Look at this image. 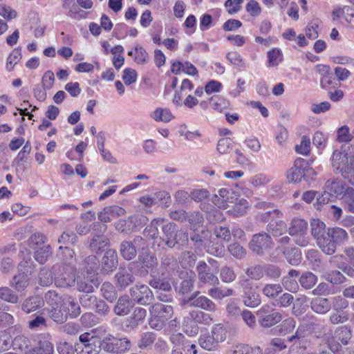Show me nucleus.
Returning a JSON list of instances; mask_svg holds the SVG:
<instances>
[{
  "label": "nucleus",
  "instance_id": "obj_1",
  "mask_svg": "<svg viewBox=\"0 0 354 354\" xmlns=\"http://www.w3.org/2000/svg\"><path fill=\"white\" fill-rule=\"evenodd\" d=\"M71 271L66 272L65 266H55L52 271L41 270L39 272L40 284L47 286L53 281V274H54L55 283L57 287L67 288L73 286L75 282V274L73 268Z\"/></svg>",
  "mask_w": 354,
  "mask_h": 354
},
{
  "label": "nucleus",
  "instance_id": "obj_2",
  "mask_svg": "<svg viewBox=\"0 0 354 354\" xmlns=\"http://www.w3.org/2000/svg\"><path fill=\"white\" fill-rule=\"evenodd\" d=\"M150 317L149 324L153 329L160 330L171 318L174 314L173 307L160 303H155L149 308Z\"/></svg>",
  "mask_w": 354,
  "mask_h": 354
},
{
  "label": "nucleus",
  "instance_id": "obj_3",
  "mask_svg": "<svg viewBox=\"0 0 354 354\" xmlns=\"http://www.w3.org/2000/svg\"><path fill=\"white\" fill-rule=\"evenodd\" d=\"M331 165L336 173L342 176L354 172V155L348 153L346 147L333 151Z\"/></svg>",
  "mask_w": 354,
  "mask_h": 354
},
{
  "label": "nucleus",
  "instance_id": "obj_4",
  "mask_svg": "<svg viewBox=\"0 0 354 354\" xmlns=\"http://www.w3.org/2000/svg\"><path fill=\"white\" fill-rule=\"evenodd\" d=\"M213 322L212 317L203 311L192 310L184 317L183 327L185 331L189 335L198 333V325H210Z\"/></svg>",
  "mask_w": 354,
  "mask_h": 354
},
{
  "label": "nucleus",
  "instance_id": "obj_5",
  "mask_svg": "<svg viewBox=\"0 0 354 354\" xmlns=\"http://www.w3.org/2000/svg\"><path fill=\"white\" fill-rule=\"evenodd\" d=\"M347 187L340 179L333 178L327 180L324 187L323 194L317 198V204L322 205L328 203L331 196L341 198Z\"/></svg>",
  "mask_w": 354,
  "mask_h": 354
},
{
  "label": "nucleus",
  "instance_id": "obj_6",
  "mask_svg": "<svg viewBox=\"0 0 354 354\" xmlns=\"http://www.w3.org/2000/svg\"><path fill=\"white\" fill-rule=\"evenodd\" d=\"M80 344H76L77 354H100L102 349L101 339L88 333H84L79 337Z\"/></svg>",
  "mask_w": 354,
  "mask_h": 354
},
{
  "label": "nucleus",
  "instance_id": "obj_7",
  "mask_svg": "<svg viewBox=\"0 0 354 354\" xmlns=\"http://www.w3.org/2000/svg\"><path fill=\"white\" fill-rule=\"evenodd\" d=\"M162 236L160 239L165 245L173 248L180 241H187V234L183 230H179L174 223H168L162 225Z\"/></svg>",
  "mask_w": 354,
  "mask_h": 354
},
{
  "label": "nucleus",
  "instance_id": "obj_8",
  "mask_svg": "<svg viewBox=\"0 0 354 354\" xmlns=\"http://www.w3.org/2000/svg\"><path fill=\"white\" fill-rule=\"evenodd\" d=\"M102 341V349L113 354L123 353L131 348V341L126 337L118 338L112 335L105 336Z\"/></svg>",
  "mask_w": 354,
  "mask_h": 354
},
{
  "label": "nucleus",
  "instance_id": "obj_9",
  "mask_svg": "<svg viewBox=\"0 0 354 354\" xmlns=\"http://www.w3.org/2000/svg\"><path fill=\"white\" fill-rule=\"evenodd\" d=\"M274 243L270 235L266 232L254 234L249 243L250 250L258 255H262L270 250Z\"/></svg>",
  "mask_w": 354,
  "mask_h": 354
},
{
  "label": "nucleus",
  "instance_id": "obj_10",
  "mask_svg": "<svg viewBox=\"0 0 354 354\" xmlns=\"http://www.w3.org/2000/svg\"><path fill=\"white\" fill-rule=\"evenodd\" d=\"M131 299L134 302L146 306L153 300V294L145 284L137 283L129 290Z\"/></svg>",
  "mask_w": 354,
  "mask_h": 354
},
{
  "label": "nucleus",
  "instance_id": "obj_11",
  "mask_svg": "<svg viewBox=\"0 0 354 354\" xmlns=\"http://www.w3.org/2000/svg\"><path fill=\"white\" fill-rule=\"evenodd\" d=\"M196 270L198 279L199 287L204 284L211 286H217L220 281L216 275L210 272V268L204 261H199L196 265Z\"/></svg>",
  "mask_w": 354,
  "mask_h": 354
},
{
  "label": "nucleus",
  "instance_id": "obj_12",
  "mask_svg": "<svg viewBox=\"0 0 354 354\" xmlns=\"http://www.w3.org/2000/svg\"><path fill=\"white\" fill-rule=\"evenodd\" d=\"M174 344L172 354H196V347L194 344L186 339L181 334H178L171 337Z\"/></svg>",
  "mask_w": 354,
  "mask_h": 354
},
{
  "label": "nucleus",
  "instance_id": "obj_13",
  "mask_svg": "<svg viewBox=\"0 0 354 354\" xmlns=\"http://www.w3.org/2000/svg\"><path fill=\"white\" fill-rule=\"evenodd\" d=\"M178 277L182 280L178 287V294L185 295L192 291L194 288L196 273L191 269L180 270L178 271Z\"/></svg>",
  "mask_w": 354,
  "mask_h": 354
},
{
  "label": "nucleus",
  "instance_id": "obj_14",
  "mask_svg": "<svg viewBox=\"0 0 354 354\" xmlns=\"http://www.w3.org/2000/svg\"><path fill=\"white\" fill-rule=\"evenodd\" d=\"M114 278L116 281L115 284L120 290L126 289L136 280L132 270L126 268H120L115 274Z\"/></svg>",
  "mask_w": 354,
  "mask_h": 354
},
{
  "label": "nucleus",
  "instance_id": "obj_15",
  "mask_svg": "<svg viewBox=\"0 0 354 354\" xmlns=\"http://www.w3.org/2000/svg\"><path fill=\"white\" fill-rule=\"evenodd\" d=\"M169 275H162V273L150 274L149 284L154 289H159L165 292H169L171 290V286L169 283Z\"/></svg>",
  "mask_w": 354,
  "mask_h": 354
},
{
  "label": "nucleus",
  "instance_id": "obj_16",
  "mask_svg": "<svg viewBox=\"0 0 354 354\" xmlns=\"http://www.w3.org/2000/svg\"><path fill=\"white\" fill-rule=\"evenodd\" d=\"M118 266V254L114 250H108L102 259V270L104 273H110Z\"/></svg>",
  "mask_w": 354,
  "mask_h": 354
},
{
  "label": "nucleus",
  "instance_id": "obj_17",
  "mask_svg": "<svg viewBox=\"0 0 354 354\" xmlns=\"http://www.w3.org/2000/svg\"><path fill=\"white\" fill-rule=\"evenodd\" d=\"M125 210L118 205L105 207L103 210L98 213V219L103 223L111 222L112 218L122 216Z\"/></svg>",
  "mask_w": 354,
  "mask_h": 354
},
{
  "label": "nucleus",
  "instance_id": "obj_18",
  "mask_svg": "<svg viewBox=\"0 0 354 354\" xmlns=\"http://www.w3.org/2000/svg\"><path fill=\"white\" fill-rule=\"evenodd\" d=\"M303 158H297L295 161L294 166L292 167L287 173V178L290 182H299L302 178H305L304 163Z\"/></svg>",
  "mask_w": 354,
  "mask_h": 354
},
{
  "label": "nucleus",
  "instance_id": "obj_19",
  "mask_svg": "<svg viewBox=\"0 0 354 354\" xmlns=\"http://www.w3.org/2000/svg\"><path fill=\"white\" fill-rule=\"evenodd\" d=\"M299 274V271L291 269L281 280L282 288L284 287L286 290L290 292H296L299 290V285L296 279Z\"/></svg>",
  "mask_w": 354,
  "mask_h": 354
},
{
  "label": "nucleus",
  "instance_id": "obj_20",
  "mask_svg": "<svg viewBox=\"0 0 354 354\" xmlns=\"http://www.w3.org/2000/svg\"><path fill=\"white\" fill-rule=\"evenodd\" d=\"M310 307L314 313L324 315L331 309V304L328 298L316 297L311 299Z\"/></svg>",
  "mask_w": 354,
  "mask_h": 354
},
{
  "label": "nucleus",
  "instance_id": "obj_21",
  "mask_svg": "<svg viewBox=\"0 0 354 354\" xmlns=\"http://www.w3.org/2000/svg\"><path fill=\"white\" fill-rule=\"evenodd\" d=\"M330 234V231L328 228L327 233L316 241L319 248L327 255L333 254L337 250V247L333 242V239Z\"/></svg>",
  "mask_w": 354,
  "mask_h": 354
},
{
  "label": "nucleus",
  "instance_id": "obj_22",
  "mask_svg": "<svg viewBox=\"0 0 354 354\" xmlns=\"http://www.w3.org/2000/svg\"><path fill=\"white\" fill-rule=\"evenodd\" d=\"M132 308L133 305L129 296L124 295L118 298L114 306L113 312L118 316H124L131 312Z\"/></svg>",
  "mask_w": 354,
  "mask_h": 354
},
{
  "label": "nucleus",
  "instance_id": "obj_23",
  "mask_svg": "<svg viewBox=\"0 0 354 354\" xmlns=\"http://www.w3.org/2000/svg\"><path fill=\"white\" fill-rule=\"evenodd\" d=\"M160 261V272L162 275L170 276L178 268L177 260L171 255H164Z\"/></svg>",
  "mask_w": 354,
  "mask_h": 354
},
{
  "label": "nucleus",
  "instance_id": "obj_24",
  "mask_svg": "<svg viewBox=\"0 0 354 354\" xmlns=\"http://www.w3.org/2000/svg\"><path fill=\"white\" fill-rule=\"evenodd\" d=\"M344 256L343 254H337L330 257V263H333L338 270L342 271L346 276L354 277V268L348 263L343 261Z\"/></svg>",
  "mask_w": 354,
  "mask_h": 354
},
{
  "label": "nucleus",
  "instance_id": "obj_25",
  "mask_svg": "<svg viewBox=\"0 0 354 354\" xmlns=\"http://www.w3.org/2000/svg\"><path fill=\"white\" fill-rule=\"evenodd\" d=\"M308 223L306 220L295 217L292 218L288 228V234L290 236L307 234Z\"/></svg>",
  "mask_w": 354,
  "mask_h": 354
},
{
  "label": "nucleus",
  "instance_id": "obj_26",
  "mask_svg": "<svg viewBox=\"0 0 354 354\" xmlns=\"http://www.w3.org/2000/svg\"><path fill=\"white\" fill-rule=\"evenodd\" d=\"M12 346L14 350H18L24 352L25 354H29L32 348L31 340L24 335H18L12 341Z\"/></svg>",
  "mask_w": 354,
  "mask_h": 354
},
{
  "label": "nucleus",
  "instance_id": "obj_27",
  "mask_svg": "<svg viewBox=\"0 0 354 354\" xmlns=\"http://www.w3.org/2000/svg\"><path fill=\"white\" fill-rule=\"evenodd\" d=\"M190 307L198 308L207 312H215L216 310V304L206 296L197 297L190 304Z\"/></svg>",
  "mask_w": 354,
  "mask_h": 354
},
{
  "label": "nucleus",
  "instance_id": "obj_28",
  "mask_svg": "<svg viewBox=\"0 0 354 354\" xmlns=\"http://www.w3.org/2000/svg\"><path fill=\"white\" fill-rule=\"evenodd\" d=\"M340 199L344 209L348 212L354 214V188L347 187Z\"/></svg>",
  "mask_w": 354,
  "mask_h": 354
},
{
  "label": "nucleus",
  "instance_id": "obj_29",
  "mask_svg": "<svg viewBox=\"0 0 354 354\" xmlns=\"http://www.w3.org/2000/svg\"><path fill=\"white\" fill-rule=\"evenodd\" d=\"M121 256L127 261L133 259L137 255L136 248L131 241H123L120 245Z\"/></svg>",
  "mask_w": 354,
  "mask_h": 354
},
{
  "label": "nucleus",
  "instance_id": "obj_30",
  "mask_svg": "<svg viewBox=\"0 0 354 354\" xmlns=\"http://www.w3.org/2000/svg\"><path fill=\"white\" fill-rule=\"evenodd\" d=\"M266 230L273 236H279L288 231V227L283 221L274 219L267 225Z\"/></svg>",
  "mask_w": 354,
  "mask_h": 354
},
{
  "label": "nucleus",
  "instance_id": "obj_31",
  "mask_svg": "<svg viewBox=\"0 0 354 354\" xmlns=\"http://www.w3.org/2000/svg\"><path fill=\"white\" fill-rule=\"evenodd\" d=\"M242 299L243 304L250 308H255L261 303V296L255 289L243 292Z\"/></svg>",
  "mask_w": 354,
  "mask_h": 354
},
{
  "label": "nucleus",
  "instance_id": "obj_32",
  "mask_svg": "<svg viewBox=\"0 0 354 354\" xmlns=\"http://www.w3.org/2000/svg\"><path fill=\"white\" fill-rule=\"evenodd\" d=\"M345 274L339 270H333L326 272L325 275L326 280L334 286H340L348 281Z\"/></svg>",
  "mask_w": 354,
  "mask_h": 354
},
{
  "label": "nucleus",
  "instance_id": "obj_33",
  "mask_svg": "<svg viewBox=\"0 0 354 354\" xmlns=\"http://www.w3.org/2000/svg\"><path fill=\"white\" fill-rule=\"evenodd\" d=\"M283 214L277 209H273L263 212H259L255 216V221L257 223H270L274 219L282 217Z\"/></svg>",
  "mask_w": 354,
  "mask_h": 354
},
{
  "label": "nucleus",
  "instance_id": "obj_34",
  "mask_svg": "<svg viewBox=\"0 0 354 354\" xmlns=\"http://www.w3.org/2000/svg\"><path fill=\"white\" fill-rule=\"evenodd\" d=\"M165 219L161 218L153 219L150 224L144 230V235L149 239H155L159 234L158 227L162 225Z\"/></svg>",
  "mask_w": 354,
  "mask_h": 354
},
{
  "label": "nucleus",
  "instance_id": "obj_35",
  "mask_svg": "<svg viewBox=\"0 0 354 354\" xmlns=\"http://www.w3.org/2000/svg\"><path fill=\"white\" fill-rule=\"evenodd\" d=\"M328 230L330 233V234L332 236V238L333 239V242L335 243L336 247L338 245L344 244L348 241V234L343 228L335 227H329Z\"/></svg>",
  "mask_w": 354,
  "mask_h": 354
},
{
  "label": "nucleus",
  "instance_id": "obj_36",
  "mask_svg": "<svg viewBox=\"0 0 354 354\" xmlns=\"http://www.w3.org/2000/svg\"><path fill=\"white\" fill-rule=\"evenodd\" d=\"M44 304V301L39 297H31L26 299L21 306V309L26 313L37 310Z\"/></svg>",
  "mask_w": 354,
  "mask_h": 354
},
{
  "label": "nucleus",
  "instance_id": "obj_37",
  "mask_svg": "<svg viewBox=\"0 0 354 354\" xmlns=\"http://www.w3.org/2000/svg\"><path fill=\"white\" fill-rule=\"evenodd\" d=\"M283 319L281 313L274 310L270 315L258 319L259 324L263 328H270L279 323Z\"/></svg>",
  "mask_w": 354,
  "mask_h": 354
},
{
  "label": "nucleus",
  "instance_id": "obj_38",
  "mask_svg": "<svg viewBox=\"0 0 354 354\" xmlns=\"http://www.w3.org/2000/svg\"><path fill=\"white\" fill-rule=\"evenodd\" d=\"M335 338L342 345H348L352 338L351 328L346 326L337 328L335 331Z\"/></svg>",
  "mask_w": 354,
  "mask_h": 354
},
{
  "label": "nucleus",
  "instance_id": "obj_39",
  "mask_svg": "<svg viewBox=\"0 0 354 354\" xmlns=\"http://www.w3.org/2000/svg\"><path fill=\"white\" fill-rule=\"evenodd\" d=\"M262 294L270 299H276L283 292L280 283H266L262 288Z\"/></svg>",
  "mask_w": 354,
  "mask_h": 354
},
{
  "label": "nucleus",
  "instance_id": "obj_40",
  "mask_svg": "<svg viewBox=\"0 0 354 354\" xmlns=\"http://www.w3.org/2000/svg\"><path fill=\"white\" fill-rule=\"evenodd\" d=\"M115 229L126 234H129L136 229L134 218L129 217L127 219L119 220L115 224Z\"/></svg>",
  "mask_w": 354,
  "mask_h": 354
},
{
  "label": "nucleus",
  "instance_id": "obj_41",
  "mask_svg": "<svg viewBox=\"0 0 354 354\" xmlns=\"http://www.w3.org/2000/svg\"><path fill=\"white\" fill-rule=\"evenodd\" d=\"M317 277L314 273L309 271L303 272L299 278V282L301 286L306 290L313 288L317 283Z\"/></svg>",
  "mask_w": 354,
  "mask_h": 354
},
{
  "label": "nucleus",
  "instance_id": "obj_42",
  "mask_svg": "<svg viewBox=\"0 0 354 354\" xmlns=\"http://www.w3.org/2000/svg\"><path fill=\"white\" fill-rule=\"evenodd\" d=\"M63 304L67 306L68 314L71 318H76L81 314L80 304L75 301L73 297L68 295L64 296Z\"/></svg>",
  "mask_w": 354,
  "mask_h": 354
},
{
  "label": "nucleus",
  "instance_id": "obj_43",
  "mask_svg": "<svg viewBox=\"0 0 354 354\" xmlns=\"http://www.w3.org/2000/svg\"><path fill=\"white\" fill-rule=\"evenodd\" d=\"M53 346L49 339H39L38 346L32 347L29 354H53Z\"/></svg>",
  "mask_w": 354,
  "mask_h": 354
},
{
  "label": "nucleus",
  "instance_id": "obj_44",
  "mask_svg": "<svg viewBox=\"0 0 354 354\" xmlns=\"http://www.w3.org/2000/svg\"><path fill=\"white\" fill-rule=\"evenodd\" d=\"M196 255L190 251H185L179 257V263L183 267L182 270L190 269L194 267L196 261Z\"/></svg>",
  "mask_w": 354,
  "mask_h": 354
},
{
  "label": "nucleus",
  "instance_id": "obj_45",
  "mask_svg": "<svg viewBox=\"0 0 354 354\" xmlns=\"http://www.w3.org/2000/svg\"><path fill=\"white\" fill-rule=\"evenodd\" d=\"M48 316L51 319L57 324H62L67 320V313H64L62 308L61 305L51 306V308L48 310Z\"/></svg>",
  "mask_w": 354,
  "mask_h": 354
},
{
  "label": "nucleus",
  "instance_id": "obj_46",
  "mask_svg": "<svg viewBox=\"0 0 354 354\" xmlns=\"http://www.w3.org/2000/svg\"><path fill=\"white\" fill-rule=\"evenodd\" d=\"M35 259L41 264L45 263L52 254L50 245H44L41 247L35 248Z\"/></svg>",
  "mask_w": 354,
  "mask_h": 354
},
{
  "label": "nucleus",
  "instance_id": "obj_47",
  "mask_svg": "<svg viewBox=\"0 0 354 354\" xmlns=\"http://www.w3.org/2000/svg\"><path fill=\"white\" fill-rule=\"evenodd\" d=\"M310 227L311 234L316 241L327 233L325 223L319 219H313Z\"/></svg>",
  "mask_w": 354,
  "mask_h": 354
},
{
  "label": "nucleus",
  "instance_id": "obj_48",
  "mask_svg": "<svg viewBox=\"0 0 354 354\" xmlns=\"http://www.w3.org/2000/svg\"><path fill=\"white\" fill-rule=\"evenodd\" d=\"M156 339V335L152 332H146L141 335L138 342V346L140 349H149Z\"/></svg>",
  "mask_w": 354,
  "mask_h": 354
},
{
  "label": "nucleus",
  "instance_id": "obj_49",
  "mask_svg": "<svg viewBox=\"0 0 354 354\" xmlns=\"http://www.w3.org/2000/svg\"><path fill=\"white\" fill-rule=\"evenodd\" d=\"M109 245L108 239L103 235H95L93 237L91 243L90 248L96 252L104 250L105 247Z\"/></svg>",
  "mask_w": 354,
  "mask_h": 354
},
{
  "label": "nucleus",
  "instance_id": "obj_50",
  "mask_svg": "<svg viewBox=\"0 0 354 354\" xmlns=\"http://www.w3.org/2000/svg\"><path fill=\"white\" fill-rule=\"evenodd\" d=\"M102 296L109 302H113L117 298L115 288L109 282H104L101 287Z\"/></svg>",
  "mask_w": 354,
  "mask_h": 354
},
{
  "label": "nucleus",
  "instance_id": "obj_51",
  "mask_svg": "<svg viewBox=\"0 0 354 354\" xmlns=\"http://www.w3.org/2000/svg\"><path fill=\"white\" fill-rule=\"evenodd\" d=\"M283 254L292 266H297L301 262V253L297 248L285 249Z\"/></svg>",
  "mask_w": 354,
  "mask_h": 354
},
{
  "label": "nucleus",
  "instance_id": "obj_52",
  "mask_svg": "<svg viewBox=\"0 0 354 354\" xmlns=\"http://www.w3.org/2000/svg\"><path fill=\"white\" fill-rule=\"evenodd\" d=\"M264 275L268 279L277 281L281 276V270L277 265L268 263L264 265Z\"/></svg>",
  "mask_w": 354,
  "mask_h": 354
},
{
  "label": "nucleus",
  "instance_id": "obj_53",
  "mask_svg": "<svg viewBox=\"0 0 354 354\" xmlns=\"http://www.w3.org/2000/svg\"><path fill=\"white\" fill-rule=\"evenodd\" d=\"M296 326V322L292 317H288L283 320L277 326L278 333L281 335H286L292 332Z\"/></svg>",
  "mask_w": 354,
  "mask_h": 354
},
{
  "label": "nucleus",
  "instance_id": "obj_54",
  "mask_svg": "<svg viewBox=\"0 0 354 354\" xmlns=\"http://www.w3.org/2000/svg\"><path fill=\"white\" fill-rule=\"evenodd\" d=\"M333 15L336 17H344L349 24L354 23L353 20V8L350 6H344L342 9H337L333 12Z\"/></svg>",
  "mask_w": 354,
  "mask_h": 354
},
{
  "label": "nucleus",
  "instance_id": "obj_55",
  "mask_svg": "<svg viewBox=\"0 0 354 354\" xmlns=\"http://www.w3.org/2000/svg\"><path fill=\"white\" fill-rule=\"evenodd\" d=\"M146 315L147 310L145 309L140 307L136 308L129 318L130 325L131 326H137L145 319Z\"/></svg>",
  "mask_w": 354,
  "mask_h": 354
},
{
  "label": "nucleus",
  "instance_id": "obj_56",
  "mask_svg": "<svg viewBox=\"0 0 354 354\" xmlns=\"http://www.w3.org/2000/svg\"><path fill=\"white\" fill-rule=\"evenodd\" d=\"M44 300L50 306L61 305L64 303V297L57 292L50 290L44 295Z\"/></svg>",
  "mask_w": 354,
  "mask_h": 354
},
{
  "label": "nucleus",
  "instance_id": "obj_57",
  "mask_svg": "<svg viewBox=\"0 0 354 354\" xmlns=\"http://www.w3.org/2000/svg\"><path fill=\"white\" fill-rule=\"evenodd\" d=\"M264 266L255 265L248 268L245 270V274L251 279L259 281L264 276Z\"/></svg>",
  "mask_w": 354,
  "mask_h": 354
},
{
  "label": "nucleus",
  "instance_id": "obj_58",
  "mask_svg": "<svg viewBox=\"0 0 354 354\" xmlns=\"http://www.w3.org/2000/svg\"><path fill=\"white\" fill-rule=\"evenodd\" d=\"M0 298L11 304H17L19 300L18 295L8 287L0 288Z\"/></svg>",
  "mask_w": 354,
  "mask_h": 354
},
{
  "label": "nucleus",
  "instance_id": "obj_59",
  "mask_svg": "<svg viewBox=\"0 0 354 354\" xmlns=\"http://www.w3.org/2000/svg\"><path fill=\"white\" fill-rule=\"evenodd\" d=\"M152 118L156 121H162L164 122H169L174 117L169 109H156L152 114Z\"/></svg>",
  "mask_w": 354,
  "mask_h": 354
},
{
  "label": "nucleus",
  "instance_id": "obj_60",
  "mask_svg": "<svg viewBox=\"0 0 354 354\" xmlns=\"http://www.w3.org/2000/svg\"><path fill=\"white\" fill-rule=\"evenodd\" d=\"M348 320V315L346 312L335 309L329 316V321L332 324H344Z\"/></svg>",
  "mask_w": 354,
  "mask_h": 354
},
{
  "label": "nucleus",
  "instance_id": "obj_61",
  "mask_svg": "<svg viewBox=\"0 0 354 354\" xmlns=\"http://www.w3.org/2000/svg\"><path fill=\"white\" fill-rule=\"evenodd\" d=\"M201 346L206 350L212 351L216 348L218 343L211 335H201L198 339Z\"/></svg>",
  "mask_w": 354,
  "mask_h": 354
},
{
  "label": "nucleus",
  "instance_id": "obj_62",
  "mask_svg": "<svg viewBox=\"0 0 354 354\" xmlns=\"http://www.w3.org/2000/svg\"><path fill=\"white\" fill-rule=\"evenodd\" d=\"M220 277L223 282L231 283L235 280L236 275L232 267L225 266L221 268Z\"/></svg>",
  "mask_w": 354,
  "mask_h": 354
},
{
  "label": "nucleus",
  "instance_id": "obj_63",
  "mask_svg": "<svg viewBox=\"0 0 354 354\" xmlns=\"http://www.w3.org/2000/svg\"><path fill=\"white\" fill-rule=\"evenodd\" d=\"M353 139L352 133H350V129L347 125L339 128L337 131V140L339 142H349Z\"/></svg>",
  "mask_w": 354,
  "mask_h": 354
},
{
  "label": "nucleus",
  "instance_id": "obj_64",
  "mask_svg": "<svg viewBox=\"0 0 354 354\" xmlns=\"http://www.w3.org/2000/svg\"><path fill=\"white\" fill-rule=\"evenodd\" d=\"M97 298L93 295L84 294L80 296L79 300L81 306L86 309H93Z\"/></svg>",
  "mask_w": 354,
  "mask_h": 354
}]
</instances>
